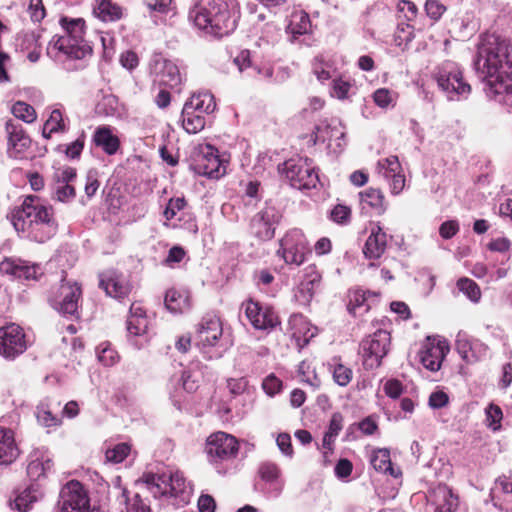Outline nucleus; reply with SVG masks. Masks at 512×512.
Masks as SVG:
<instances>
[{"mask_svg":"<svg viewBox=\"0 0 512 512\" xmlns=\"http://www.w3.org/2000/svg\"><path fill=\"white\" fill-rule=\"evenodd\" d=\"M132 512H151L150 497L164 499L176 507L190 502L193 494L192 486L180 472L154 474L145 472L134 481Z\"/></svg>","mask_w":512,"mask_h":512,"instance_id":"nucleus-1","label":"nucleus"},{"mask_svg":"<svg viewBox=\"0 0 512 512\" xmlns=\"http://www.w3.org/2000/svg\"><path fill=\"white\" fill-rule=\"evenodd\" d=\"M474 66L479 78L486 83L484 90L488 97L507 92L511 86L507 81L512 79V44L495 39L494 43L481 46Z\"/></svg>","mask_w":512,"mask_h":512,"instance_id":"nucleus-2","label":"nucleus"},{"mask_svg":"<svg viewBox=\"0 0 512 512\" xmlns=\"http://www.w3.org/2000/svg\"><path fill=\"white\" fill-rule=\"evenodd\" d=\"M189 20L200 30L214 37L233 32L239 18L236 0H192Z\"/></svg>","mask_w":512,"mask_h":512,"instance_id":"nucleus-3","label":"nucleus"},{"mask_svg":"<svg viewBox=\"0 0 512 512\" xmlns=\"http://www.w3.org/2000/svg\"><path fill=\"white\" fill-rule=\"evenodd\" d=\"M11 221L17 232L39 243L49 240L58 227L53 208L33 195L27 196L14 210Z\"/></svg>","mask_w":512,"mask_h":512,"instance_id":"nucleus-4","label":"nucleus"},{"mask_svg":"<svg viewBox=\"0 0 512 512\" xmlns=\"http://www.w3.org/2000/svg\"><path fill=\"white\" fill-rule=\"evenodd\" d=\"M223 326L219 317L208 315L202 318L195 335V345L208 359L221 358L227 349L222 341Z\"/></svg>","mask_w":512,"mask_h":512,"instance_id":"nucleus-5","label":"nucleus"},{"mask_svg":"<svg viewBox=\"0 0 512 512\" xmlns=\"http://www.w3.org/2000/svg\"><path fill=\"white\" fill-rule=\"evenodd\" d=\"M278 171L296 189H312L319 182V176L308 158L289 159L278 165Z\"/></svg>","mask_w":512,"mask_h":512,"instance_id":"nucleus-6","label":"nucleus"},{"mask_svg":"<svg viewBox=\"0 0 512 512\" xmlns=\"http://www.w3.org/2000/svg\"><path fill=\"white\" fill-rule=\"evenodd\" d=\"M435 80L449 100L467 96L471 90L470 85L463 79L459 65L452 61H446L437 68Z\"/></svg>","mask_w":512,"mask_h":512,"instance_id":"nucleus-7","label":"nucleus"},{"mask_svg":"<svg viewBox=\"0 0 512 512\" xmlns=\"http://www.w3.org/2000/svg\"><path fill=\"white\" fill-rule=\"evenodd\" d=\"M149 71L154 84L180 90L183 76L173 60L161 53H154L149 62Z\"/></svg>","mask_w":512,"mask_h":512,"instance_id":"nucleus-8","label":"nucleus"},{"mask_svg":"<svg viewBox=\"0 0 512 512\" xmlns=\"http://www.w3.org/2000/svg\"><path fill=\"white\" fill-rule=\"evenodd\" d=\"M391 344L390 333L379 329L361 342L363 365L366 369H376L387 355Z\"/></svg>","mask_w":512,"mask_h":512,"instance_id":"nucleus-9","label":"nucleus"},{"mask_svg":"<svg viewBox=\"0 0 512 512\" xmlns=\"http://www.w3.org/2000/svg\"><path fill=\"white\" fill-rule=\"evenodd\" d=\"M92 53V47L88 43L73 44L70 38L55 35L48 43L46 54L56 62L67 60H80Z\"/></svg>","mask_w":512,"mask_h":512,"instance_id":"nucleus-10","label":"nucleus"},{"mask_svg":"<svg viewBox=\"0 0 512 512\" xmlns=\"http://www.w3.org/2000/svg\"><path fill=\"white\" fill-rule=\"evenodd\" d=\"M205 452L211 463L230 461L237 456L238 441L225 432H215L207 438Z\"/></svg>","mask_w":512,"mask_h":512,"instance_id":"nucleus-11","label":"nucleus"},{"mask_svg":"<svg viewBox=\"0 0 512 512\" xmlns=\"http://www.w3.org/2000/svg\"><path fill=\"white\" fill-rule=\"evenodd\" d=\"M60 512H94L84 486L75 480L69 481L60 491Z\"/></svg>","mask_w":512,"mask_h":512,"instance_id":"nucleus-12","label":"nucleus"},{"mask_svg":"<svg viewBox=\"0 0 512 512\" xmlns=\"http://www.w3.org/2000/svg\"><path fill=\"white\" fill-rule=\"evenodd\" d=\"M308 252V242L305 235L299 229L288 231L280 240L278 254L282 255L287 264L301 265L305 261Z\"/></svg>","mask_w":512,"mask_h":512,"instance_id":"nucleus-13","label":"nucleus"},{"mask_svg":"<svg viewBox=\"0 0 512 512\" xmlns=\"http://www.w3.org/2000/svg\"><path fill=\"white\" fill-rule=\"evenodd\" d=\"M192 168L199 175L215 179L225 174V166L219 158L217 149L209 144L199 147L193 159Z\"/></svg>","mask_w":512,"mask_h":512,"instance_id":"nucleus-14","label":"nucleus"},{"mask_svg":"<svg viewBox=\"0 0 512 512\" xmlns=\"http://www.w3.org/2000/svg\"><path fill=\"white\" fill-rule=\"evenodd\" d=\"M81 294V288L76 282H65L63 279L57 291L51 296L50 302L59 313L74 316L78 310Z\"/></svg>","mask_w":512,"mask_h":512,"instance_id":"nucleus-15","label":"nucleus"},{"mask_svg":"<svg viewBox=\"0 0 512 512\" xmlns=\"http://www.w3.org/2000/svg\"><path fill=\"white\" fill-rule=\"evenodd\" d=\"M243 305L246 317L255 329L270 332L280 324L279 317L271 306L252 299Z\"/></svg>","mask_w":512,"mask_h":512,"instance_id":"nucleus-16","label":"nucleus"},{"mask_svg":"<svg viewBox=\"0 0 512 512\" xmlns=\"http://www.w3.org/2000/svg\"><path fill=\"white\" fill-rule=\"evenodd\" d=\"M282 215L272 205H266L251 219V233L260 240H270L274 237L275 226L279 223Z\"/></svg>","mask_w":512,"mask_h":512,"instance_id":"nucleus-17","label":"nucleus"},{"mask_svg":"<svg viewBox=\"0 0 512 512\" xmlns=\"http://www.w3.org/2000/svg\"><path fill=\"white\" fill-rule=\"evenodd\" d=\"M27 348L25 334L20 326L11 323L0 327V355L13 359Z\"/></svg>","mask_w":512,"mask_h":512,"instance_id":"nucleus-18","label":"nucleus"},{"mask_svg":"<svg viewBox=\"0 0 512 512\" xmlns=\"http://www.w3.org/2000/svg\"><path fill=\"white\" fill-rule=\"evenodd\" d=\"M0 273L13 279L38 280L43 274L39 264L30 263L21 258L6 257L0 262Z\"/></svg>","mask_w":512,"mask_h":512,"instance_id":"nucleus-19","label":"nucleus"},{"mask_svg":"<svg viewBox=\"0 0 512 512\" xmlns=\"http://www.w3.org/2000/svg\"><path fill=\"white\" fill-rule=\"evenodd\" d=\"M448 352L449 345L446 341L428 342L420 351V361L426 369L436 372L441 368Z\"/></svg>","mask_w":512,"mask_h":512,"instance_id":"nucleus-20","label":"nucleus"},{"mask_svg":"<svg viewBox=\"0 0 512 512\" xmlns=\"http://www.w3.org/2000/svg\"><path fill=\"white\" fill-rule=\"evenodd\" d=\"M427 499L434 506L435 512H455L459 504L458 497L444 484L430 489Z\"/></svg>","mask_w":512,"mask_h":512,"instance_id":"nucleus-21","label":"nucleus"},{"mask_svg":"<svg viewBox=\"0 0 512 512\" xmlns=\"http://www.w3.org/2000/svg\"><path fill=\"white\" fill-rule=\"evenodd\" d=\"M151 324V318L140 303L130 305V335L141 337L140 343L135 345L140 348L148 342L146 336Z\"/></svg>","mask_w":512,"mask_h":512,"instance_id":"nucleus-22","label":"nucleus"},{"mask_svg":"<svg viewBox=\"0 0 512 512\" xmlns=\"http://www.w3.org/2000/svg\"><path fill=\"white\" fill-rule=\"evenodd\" d=\"M387 235L377 224L371 229V234L367 238L363 253L367 259H378L386 250Z\"/></svg>","mask_w":512,"mask_h":512,"instance_id":"nucleus-23","label":"nucleus"},{"mask_svg":"<svg viewBox=\"0 0 512 512\" xmlns=\"http://www.w3.org/2000/svg\"><path fill=\"white\" fill-rule=\"evenodd\" d=\"M456 350L463 360L467 363H472L485 356L488 347L478 340L471 341L459 335L456 340Z\"/></svg>","mask_w":512,"mask_h":512,"instance_id":"nucleus-24","label":"nucleus"},{"mask_svg":"<svg viewBox=\"0 0 512 512\" xmlns=\"http://www.w3.org/2000/svg\"><path fill=\"white\" fill-rule=\"evenodd\" d=\"M371 298H377V294L360 289L350 290L347 303L349 313L355 317L367 313L371 307Z\"/></svg>","mask_w":512,"mask_h":512,"instance_id":"nucleus-25","label":"nucleus"},{"mask_svg":"<svg viewBox=\"0 0 512 512\" xmlns=\"http://www.w3.org/2000/svg\"><path fill=\"white\" fill-rule=\"evenodd\" d=\"M186 112L194 111L200 114H210L216 108L214 96L208 91L194 93L184 104Z\"/></svg>","mask_w":512,"mask_h":512,"instance_id":"nucleus-26","label":"nucleus"},{"mask_svg":"<svg viewBox=\"0 0 512 512\" xmlns=\"http://www.w3.org/2000/svg\"><path fill=\"white\" fill-rule=\"evenodd\" d=\"M18 454L12 430L0 427V465L11 464Z\"/></svg>","mask_w":512,"mask_h":512,"instance_id":"nucleus-27","label":"nucleus"},{"mask_svg":"<svg viewBox=\"0 0 512 512\" xmlns=\"http://www.w3.org/2000/svg\"><path fill=\"white\" fill-rule=\"evenodd\" d=\"M43 496L41 486L38 483H32L23 491L19 492L14 499L12 508L19 512H27L31 505L37 502Z\"/></svg>","mask_w":512,"mask_h":512,"instance_id":"nucleus-28","label":"nucleus"},{"mask_svg":"<svg viewBox=\"0 0 512 512\" xmlns=\"http://www.w3.org/2000/svg\"><path fill=\"white\" fill-rule=\"evenodd\" d=\"M164 304L171 313H183L190 308V295L187 291L169 289L166 291Z\"/></svg>","mask_w":512,"mask_h":512,"instance_id":"nucleus-29","label":"nucleus"},{"mask_svg":"<svg viewBox=\"0 0 512 512\" xmlns=\"http://www.w3.org/2000/svg\"><path fill=\"white\" fill-rule=\"evenodd\" d=\"M370 463L373 468L380 473L389 474L395 478L400 474L399 471H395L393 468L390 459V451L386 448L373 450L370 456Z\"/></svg>","mask_w":512,"mask_h":512,"instance_id":"nucleus-30","label":"nucleus"},{"mask_svg":"<svg viewBox=\"0 0 512 512\" xmlns=\"http://www.w3.org/2000/svg\"><path fill=\"white\" fill-rule=\"evenodd\" d=\"M99 285L108 296L120 302H122L127 295V287L120 283L119 278L114 273L108 276H101Z\"/></svg>","mask_w":512,"mask_h":512,"instance_id":"nucleus-31","label":"nucleus"},{"mask_svg":"<svg viewBox=\"0 0 512 512\" xmlns=\"http://www.w3.org/2000/svg\"><path fill=\"white\" fill-rule=\"evenodd\" d=\"M311 31V21L309 15L303 11H294L290 16L287 32L291 33L294 38L307 34Z\"/></svg>","mask_w":512,"mask_h":512,"instance_id":"nucleus-32","label":"nucleus"},{"mask_svg":"<svg viewBox=\"0 0 512 512\" xmlns=\"http://www.w3.org/2000/svg\"><path fill=\"white\" fill-rule=\"evenodd\" d=\"M60 23L66 31V35L64 36L70 38L73 44L87 43L83 39L85 33V22L83 19L68 20L67 18L63 17L61 18Z\"/></svg>","mask_w":512,"mask_h":512,"instance_id":"nucleus-33","label":"nucleus"},{"mask_svg":"<svg viewBox=\"0 0 512 512\" xmlns=\"http://www.w3.org/2000/svg\"><path fill=\"white\" fill-rule=\"evenodd\" d=\"M312 71L320 82H324L332 78L335 67L331 59L321 54L313 59Z\"/></svg>","mask_w":512,"mask_h":512,"instance_id":"nucleus-34","label":"nucleus"},{"mask_svg":"<svg viewBox=\"0 0 512 512\" xmlns=\"http://www.w3.org/2000/svg\"><path fill=\"white\" fill-rule=\"evenodd\" d=\"M94 143L107 154H114L119 148V140L107 128H98L93 137Z\"/></svg>","mask_w":512,"mask_h":512,"instance_id":"nucleus-35","label":"nucleus"},{"mask_svg":"<svg viewBox=\"0 0 512 512\" xmlns=\"http://www.w3.org/2000/svg\"><path fill=\"white\" fill-rule=\"evenodd\" d=\"M289 325L292 332L293 337L298 340L303 337L305 342H308L310 338L315 335V328H310L309 323L306 319L300 314H294L289 319Z\"/></svg>","mask_w":512,"mask_h":512,"instance_id":"nucleus-36","label":"nucleus"},{"mask_svg":"<svg viewBox=\"0 0 512 512\" xmlns=\"http://www.w3.org/2000/svg\"><path fill=\"white\" fill-rule=\"evenodd\" d=\"M94 13L103 21H115L122 16L121 8L111 0H96Z\"/></svg>","mask_w":512,"mask_h":512,"instance_id":"nucleus-37","label":"nucleus"},{"mask_svg":"<svg viewBox=\"0 0 512 512\" xmlns=\"http://www.w3.org/2000/svg\"><path fill=\"white\" fill-rule=\"evenodd\" d=\"M181 117L182 126L188 133H198L205 127V118L203 115L190 110L189 113H187L186 107H183Z\"/></svg>","mask_w":512,"mask_h":512,"instance_id":"nucleus-38","label":"nucleus"},{"mask_svg":"<svg viewBox=\"0 0 512 512\" xmlns=\"http://www.w3.org/2000/svg\"><path fill=\"white\" fill-rule=\"evenodd\" d=\"M37 421L44 427H54L61 424V417L53 412L51 404L41 403L36 410Z\"/></svg>","mask_w":512,"mask_h":512,"instance_id":"nucleus-39","label":"nucleus"},{"mask_svg":"<svg viewBox=\"0 0 512 512\" xmlns=\"http://www.w3.org/2000/svg\"><path fill=\"white\" fill-rule=\"evenodd\" d=\"M361 202L375 209L378 214L385 211L384 195L378 189L370 188L360 193Z\"/></svg>","mask_w":512,"mask_h":512,"instance_id":"nucleus-40","label":"nucleus"},{"mask_svg":"<svg viewBox=\"0 0 512 512\" xmlns=\"http://www.w3.org/2000/svg\"><path fill=\"white\" fill-rule=\"evenodd\" d=\"M51 466L52 463L50 459H40L39 457H35L32 458L28 463L27 474L31 480L36 481L44 476L46 471L49 470Z\"/></svg>","mask_w":512,"mask_h":512,"instance_id":"nucleus-41","label":"nucleus"},{"mask_svg":"<svg viewBox=\"0 0 512 512\" xmlns=\"http://www.w3.org/2000/svg\"><path fill=\"white\" fill-rule=\"evenodd\" d=\"M399 170H401V165L397 156H389L378 161V175L383 177L385 180H389L390 176L394 175V173Z\"/></svg>","mask_w":512,"mask_h":512,"instance_id":"nucleus-42","label":"nucleus"},{"mask_svg":"<svg viewBox=\"0 0 512 512\" xmlns=\"http://www.w3.org/2000/svg\"><path fill=\"white\" fill-rule=\"evenodd\" d=\"M457 287L469 300L474 303L479 302L481 298V290L473 280L469 278H460L457 281Z\"/></svg>","mask_w":512,"mask_h":512,"instance_id":"nucleus-43","label":"nucleus"},{"mask_svg":"<svg viewBox=\"0 0 512 512\" xmlns=\"http://www.w3.org/2000/svg\"><path fill=\"white\" fill-rule=\"evenodd\" d=\"M414 39V27L408 23L399 24L394 34V43L403 49Z\"/></svg>","mask_w":512,"mask_h":512,"instance_id":"nucleus-44","label":"nucleus"},{"mask_svg":"<svg viewBox=\"0 0 512 512\" xmlns=\"http://www.w3.org/2000/svg\"><path fill=\"white\" fill-rule=\"evenodd\" d=\"M7 132L9 134V143L14 146H20L22 148L27 147L30 144V139L25 135L21 127L14 124H7Z\"/></svg>","mask_w":512,"mask_h":512,"instance_id":"nucleus-45","label":"nucleus"},{"mask_svg":"<svg viewBox=\"0 0 512 512\" xmlns=\"http://www.w3.org/2000/svg\"><path fill=\"white\" fill-rule=\"evenodd\" d=\"M315 142H325L327 140H331L333 137L341 138L344 136V132L340 131L337 126L331 127L329 124L326 125H318L315 127L314 131Z\"/></svg>","mask_w":512,"mask_h":512,"instance_id":"nucleus-46","label":"nucleus"},{"mask_svg":"<svg viewBox=\"0 0 512 512\" xmlns=\"http://www.w3.org/2000/svg\"><path fill=\"white\" fill-rule=\"evenodd\" d=\"M486 423L489 428L493 431H497L501 428V421L503 413L498 405L491 403L485 410Z\"/></svg>","mask_w":512,"mask_h":512,"instance_id":"nucleus-47","label":"nucleus"},{"mask_svg":"<svg viewBox=\"0 0 512 512\" xmlns=\"http://www.w3.org/2000/svg\"><path fill=\"white\" fill-rule=\"evenodd\" d=\"M128 456V444L119 443L105 452L106 461L113 464L121 463Z\"/></svg>","mask_w":512,"mask_h":512,"instance_id":"nucleus-48","label":"nucleus"},{"mask_svg":"<svg viewBox=\"0 0 512 512\" xmlns=\"http://www.w3.org/2000/svg\"><path fill=\"white\" fill-rule=\"evenodd\" d=\"M12 113L16 118L27 123H32L36 119V112L34 108L25 102L15 103L12 107Z\"/></svg>","mask_w":512,"mask_h":512,"instance_id":"nucleus-49","label":"nucleus"},{"mask_svg":"<svg viewBox=\"0 0 512 512\" xmlns=\"http://www.w3.org/2000/svg\"><path fill=\"white\" fill-rule=\"evenodd\" d=\"M351 88L352 85L348 80L339 77L333 80L330 94L334 98L344 100L349 97V91Z\"/></svg>","mask_w":512,"mask_h":512,"instance_id":"nucleus-50","label":"nucleus"},{"mask_svg":"<svg viewBox=\"0 0 512 512\" xmlns=\"http://www.w3.org/2000/svg\"><path fill=\"white\" fill-rule=\"evenodd\" d=\"M259 475L263 481L273 483L279 479L281 470L276 464L265 462L259 467Z\"/></svg>","mask_w":512,"mask_h":512,"instance_id":"nucleus-51","label":"nucleus"},{"mask_svg":"<svg viewBox=\"0 0 512 512\" xmlns=\"http://www.w3.org/2000/svg\"><path fill=\"white\" fill-rule=\"evenodd\" d=\"M40 37L41 35L35 31L24 32L19 38V46L23 51L41 47Z\"/></svg>","mask_w":512,"mask_h":512,"instance_id":"nucleus-52","label":"nucleus"},{"mask_svg":"<svg viewBox=\"0 0 512 512\" xmlns=\"http://www.w3.org/2000/svg\"><path fill=\"white\" fill-rule=\"evenodd\" d=\"M65 124L63 121L62 113L59 109H54L49 119L45 122V130H49V134L58 131H64Z\"/></svg>","mask_w":512,"mask_h":512,"instance_id":"nucleus-53","label":"nucleus"},{"mask_svg":"<svg viewBox=\"0 0 512 512\" xmlns=\"http://www.w3.org/2000/svg\"><path fill=\"white\" fill-rule=\"evenodd\" d=\"M375 104L381 108H387L395 101V94L389 89L380 88L373 93Z\"/></svg>","mask_w":512,"mask_h":512,"instance_id":"nucleus-54","label":"nucleus"},{"mask_svg":"<svg viewBox=\"0 0 512 512\" xmlns=\"http://www.w3.org/2000/svg\"><path fill=\"white\" fill-rule=\"evenodd\" d=\"M55 197L60 202L69 201L75 197V188L72 183H55Z\"/></svg>","mask_w":512,"mask_h":512,"instance_id":"nucleus-55","label":"nucleus"},{"mask_svg":"<svg viewBox=\"0 0 512 512\" xmlns=\"http://www.w3.org/2000/svg\"><path fill=\"white\" fill-rule=\"evenodd\" d=\"M333 379L340 386H346L352 379V370L343 364H337L333 369Z\"/></svg>","mask_w":512,"mask_h":512,"instance_id":"nucleus-56","label":"nucleus"},{"mask_svg":"<svg viewBox=\"0 0 512 512\" xmlns=\"http://www.w3.org/2000/svg\"><path fill=\"white\" fill-rule=\"evenodd\" d=\"M425 11L432 20H439L446 11V6L439 0H426Z\"/></svg>","mask_w":512,"mask_h":512,"instance_id":"nucleus-57","label":"nucleus"},{"mask_svg":"<svg viewBox=\"0 0 512 512\" xmlns=\"http://www.w3.org/2000/svg\"><path fill=\"white\" fill-rule=\"evenodd\" d=\"M185 206H186V201L183 197L170 199L165 210H164V213H163L164 217L166 218V220L173 219L175 217V215L177 214V212L184 209Z\"/></svg>","mask_w":512,"mask_h":512,"instance_id":"nucleus-58","label":"nucleus"},{"mask_svg":"<svg viewBox=\"0 0 512 512\" xmlns=\"http://www.w3.org/2000/svg\"><path fill=\"white\" fill-rule=\"evenodd\" d=\"M55 183H72L76 179V170L72 167L58 168L54 172Z\"/></svg>","mask_w":512,"mask_h":512,"instance_id":"nucleus-59","label":"nucleus"},{"mask_svg":"<svg viewBox=\"0 0 512 512\" xmlns=\"http://www.w3.org/2000/svg\"><path fill=\"white\" fill-rule=\"evenodd\" d=\"M351 211L344 205H336L330 213V218L337 224H346L350 219Z\"/></svg>","mask_w":512,"mask_h":512,"instance_id":"nucleus-60","label":"nucleus"},{"mask_svg":"<svg viewBox=\"0 0 512 512\" xmlns=\"http://www.w3.org/2000/svg\"><path fill=\"white\" fill-rule=\"evenodd\" d=\"M173 0H149L146 2L147 8L152 12L167 14L173 9Z\"/></svg>","mask_w":512,"mask_h":512,"instance_id":"nucleus-61","label":"nucleus"},{"mask_svg":"<svg viewBox=\"0 0 512 512\" xmlns=\"http://www.w3.org/2000/svg\"><path fill=\"white\" fill-rule=\"evenodd\" d=\"M28 12L34 22H40L44 19L46 12L42 0H30Z\"/></svg>","mask_w":512,"mask_h":512,"instance_id":"nucleus-62","label":"nucleus"},{"mask_svg":"<svg viewBox=\"0 0 512 512\" xmlns=\"http://www.w3.org/2000/svg\"><path fill=\"white\" fill-rule=\"evenodd\" d=\"M262 388L269 396H274L282 388V382L273 374L268 375L263 383Z\"/></svg>","mask_w":512,"mask_h":512,"instance_id":"nucleus-63","label":"nucleus"},{"mask_svg":"<svg viewBox=\"0 0 512 512\" xmlns=\"http://www.w3.org/2000/svg\"><path fill=\"white\" fill-rule=\"evenodd\" d=\"M247 386L248 381L244 377L230 378L227 380V388L234 396L242 394L246 390Z\"/></svg>","mask_w":512,"mask_h":512,"instance_id":"nucleus-64","label":"nucleus"}]
</instances>
